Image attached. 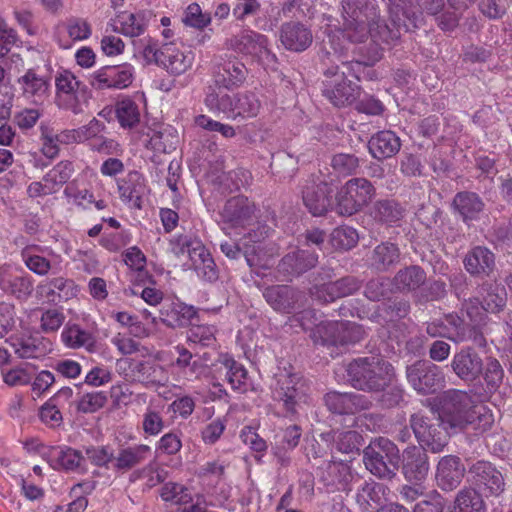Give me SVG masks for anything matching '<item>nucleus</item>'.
Masks as SVG:
<instances>
[{
    "label": "nucleus",
    "instance_id": "393cba45",
    "mask_svg": "<svg viewBox=\"0 0 512 512\" xmlns=\"http://www.w3.org/2000/svg\"><path fill=\"white\" fill-rule=\"evenodd\" d=\"M465 467L457 456L447 455L440 459L437 465L436 481L445 491H452L461 483Z\"/></svg>",
    "mask_w": 512,
    "mask_h": 512
},
{
    "label": "nucleus",
    "instance_id": "c85d7f7f",
    "mask_svg": "<svg viewBox=\"0 0 512 512\" xmlns=\"http://www.w3.org/2000/svg\"><path fill=\"white\" fill-rule=\"evenodd\" d=\"M318 256L308 249H300L287 254L279 263V270L288 276L300 275L313 268Z\"/></svg>",
    "mask_w": 512,
    "mask_h": 512
},
{
    "label": "nucleus",
    "instance_id": "c9c22d12",
    "mask_svg": "<svg viewBox=\"0 0 512 512\" xmlns=\"http://www.w3.org/2000/svg\"><path fill=\"white\" fill-rule=\"evenodd\" d=\"M426 281V273L419 266H408L400 269L393 278L394 289L400 292H411L421 287Z\"/></svg>",
    "mask_w": 512,
    "mask_h": 512
},
{
    "label": "nucleus",
    "instance_id": "7c9ffc66",
    "mask_svg": "<svg viewBox=\"0 0 512 512\" xmlns=\"http://www.w3.org/2000/svg\"><path fill=\"white\" fill-rule=\"evenodd\" d=\"M92 34L91 25L81 18L68 19L59 31V44L68 49L72 43L88 39Z\"/></svg>",
    "mask_w": 512,
    "mask_h": 512
},
{
    "label": "nucleus",
    "instance_id": "6ab92c4d",
    "mask_svg": "<svg viewBox=\"0 0 512 512\" xmlns=\"http://www.w3.org/2000/svg\"><path fill=\"white\" fill-rule=\"evenodd\" d=\"M263 297L277 312L290 314L301 308L305 302V295L288 285H273L264 289Z\"/></svg>",
    "mask_w": 512,
    "mask_h": 512
},
{
    "label": "nucleus",
    "instance_id": "412c9836",
    "mask_svg": "<svg viewBox=\"0 0 512 512\" xmlns=\"http://www.w3.org/2000/svg\"><path fill=\"white\" fill-rule=\"evenodd\" d=\"M158 65L174 75H180L191 68L194 53L178 47L175 43H165L160 47Z\"/></svg>",
    "mask_w": 512,
    "mask_h": 512
},
{
    "label": "nucleus",
    "instance_id": "a19ab883",
    "mask_svg": "<svg viewBox=\"0 0 512 512\" xmlns=\"http://www.w3.org/2000/svg\"><path fill=\"white\" fill-rule=\"evenodd\" d=\"M390 490L387 486L377 482H365L358 491L359 501H364L371 508L378 509L386 505Z\"/></svg>",
    "mask_w": 512,
    "mask_h": 512
},
{
    "label": "nucleus",
    "instance_id": "58836bf2",
    "mask_svg": "<svg viewBox=\"0 0 512 512\" xmlns=\"http://www.w3.org/2000/svg\"><path fill=\"white\" fill-rule=\"evenodd\" d=\"M83 461L82 454L73 448L53 447L50 450L49 462L55 469L74 471L81 467Z\"/></svg>",
    "mask_w": 512,
    "mask_h": 512
},
{
    "label": "nucleus",
    "instance_id": "4be33fe9",
    "mask_svg": "<svg viewBox=\"0 0 512 512\" xmlns=\"http://www.w3.org/2000/svg\"><path fill=\"white\" fill-rule=\"evenodd\" d=\"M324 402L331 412L337 414H355L371 407V401L358 393L331 391L324 396Z\"/></svg>",
    "mask_w": 512,
    "mask_h": 512
},
{
    "label": "nucleus",
    "instance_id": "9d476101",
    "mask_svg": "<svg viewBox=\"0 0 512 512\" xmlns=\"http://www.w3.org/2000/svg\"><path fill=\"white\" fill-rule=\"evenodd\" d=\"M441 425L439 418L434 421L422 413H415L410 418V426L420 446L433 453L443 450L451 434L450 430L441 428Z\"/></svg>",
    "mask_w": 512,
    "mask_h": 512
},
{
    "label": "nucleus",
    "instance_id": "39448f33",
    "mask_svg": "<svg viewBox=\"0 0 512 512\" xmlns=\"http://www.w3.org/2000/svg\"><path fill=\"white\" fill-rule=\"evenodd\" d=\"M348 381L363 391H381L391 381L393 367L377 356L358 358L347 365Z\"/></svg>",
    "mask_w": 512,
    "mask_h": 512
},
{
    "label": "nucleus",
    "instance_id": "cd10ccee",
    "mask_svg": "<svg viewBox=\"0 0 512 512\" xmlns=\"http://www.w3.org/2000/svg\"><path fill=\"white\" fill-rule=\"evenodd\" d=\"M429 471L427 454L420 448L413 446L404 450L403 472L409 480L421 481Z\"/></svg>",
    "mask_w": 512,
    "mask_h": 512
},
{
    "label": "nucleus",
    "instance_id": "423d86ee",
    "mask_svg": "<svg viewBox=\"0 0 512 512\" xmlns=\"http://www.w3.org/2000/svg\"><path fill=\"white\" fill-rule=\"evenodd\" d=\"M146 257L138 247H130V281L133 287L130 293L133 296L132 304L136 305L142 299L151 306L158 305L163 293L152 287V275L146 269Z\"/></svg>",
    "mask_w": 512,
    "mask_h": 512
},
{
    "label": "nucleus",
    "instance_id": "e433bc0d",
    "mask_svg": "<svg viewBox=\"0 0 512 512\" xmlns=\"http://www.w3.org/2000/svg\"><path fill=\"white\" fill-rule=\"evenodd\" d=\"M450 512H486V505L475 488L463 487L456 494Z\"/></svg>",
    "mask_w": 512,
    "mask_h": 512
},
{
    "label": "nucleus",
    "instance_id": "f3484780",
    "mask_svg": "<svg viewBox=\"0 0 512 512\" xmlns=\"http://www.w3.org/2000/svg\"><path fill=\"white\" fill-rule=\"evenodd\" d=\"M472 484L485 496H497L504 491L502 473L488 461H477L469 468Z\"/></svg>",
    "mask_w": 512,
    "mask_h": 512
},
{
    "label": "nucleus",
    "instance_id": "09e8293b",
    "mask_svg": "<svg viewBox=\"0 0 512 512\" xmlns=\"http://www.w3.org/2000/svg\"><path fill=\"white\" fill-rule=\"evenodd\" d=\"M301 428L298 425H291L283 430L281 440L274 448V455L281 465L289 463L287 451L293 450L300 441Z\"/></svg>",
    "mask_w": 512,
    "mask_h": 512
},
{
    "label": "nucleus",
    "instance_id": "5701e85b",
    "mask_svg": "<svg viewBox=\"0 0 512 512\" xmlns=\"http://www.w3.org/2000/svg\"><path fill=\"white\" fill-rule=\"evenodd\" d=\"M56 103L60 108L70 110L74 114L82 112L81 105L77 99L79 82L69 71H63L56 76Z\"/></svg>",
    "mask_w": 512,
    "mask_h": 512
},
{
    "label": "nucleus",
    "instance_id": "f03ea898",
    "mask_svg": "<svg viewBox=\"0 0 512 512\" xmlns=\"http://www.w3.org/2000/svg\"><path fill=\"white\" fill-rule=\"evenodd\" d=\"M439 420L451 434L471 430L476 434L487 431L494 422L492 412L461 390H448L440 398Z\"/></svg>",
    "mask_w": 512,
    "mask_h": 512
},
{
    "label": "nucleus",
    "instance_id": "ea45409f",
    "mask_svg": "<svg viewBox=\"0 0 512 512\" xmlns=\"http://www.w3.org/2000/svg\"><path fill=\"white\" fill-rule=\"evenodd\" d=\"M221 364L225 369V378L234 391L244 393L248 390V372L246 368L230 356H224Z\"/></svg>",
    "mask_w": 512,
    "mask_h": 512
},
{
    "label": "nucleus",
    "instance_id": "dca6fc26",
    "mask_svg": "<svg viewBox=\"0 0 512 512\" xmlns=\"http://www.w3.org/2000/svg\"><path fill=\"white\" fill-rule=\"evenodd\" d=\"M19 95L26 102L39 106L48 100L51 92L50 78L38 73L35 69H27L16 80Z\"/></svg>",
    "mask_w": 512,
    "mask_h": 512
},
{
    "label": "nucleus",
    "instance_id": "1a4fd4ad",
    "mask_svg": "<svg viewBox=\"0 0 512 512\" xmlns=\"http://www.w3.org/2000/svg\"><path fill=\"white\" fill-rule=\"evenodd\" d=\"M375 194V187L368 179H349L336 193V211L342 216L354 215L367 206Z\"/></svg>",
    "mask_w": 512,
    "mask_h": 512
},
{
    "label": "nucleus",
    "instance_id": "e2e57ef3",
    "mask_svg": "<svg viewBox=\"0 0 512 512\" xmlns=\"http://www.w3.org/2000/svg\"><path fill=\"white\" fill-rule=\"evenodd\" d=\"M194 122L198 127L211 132H219L225 138H233L236 135L233 126L215 121L204 114L196 116Z\"/></svg>",
    "mask_w": 512,
    "mask_h": 512
},
{
    "label": "nucleus",
    "instance_id": "6e6d98bb",
    "mask_svg": "<svg viewBox=\"0 0 512 512\" xmlns=\"http://www.w3.org/2000/svg\"><path fill=\"white\" fill-rule=\"evenodd\" d=\"M182 21L186 26L202 30L211 23V16L204 13L199 4L191 3L185 9Z\"/></svg>",
    "mask_w": 512,
    "mask_h": 512
},
{
    "label": "nucleus",
    "instance_id": "0eeeda50",
    "mask_svg": "<svg viewBox=\"0 0 512 512\" xmlns=\"http://www.w3.org/2000/svg\"><path fill=\"white\" fill-rule=\"evenodd\" d=\"M204 103L213 113H224L228 118H253L259 113L261 104L252 93L229 94L209 93Z\"/></svg>",
    "mask_w": 512,
    "mask_h": 512
},
{
    "label": "nucleus",
    "instance_id": "c756f323",
    "mask_svg": "<svg viewBox=\"0 0 512 512\" xmlns=\"http://www.w3.org/2000/svg\"><path fill=\"white\" fill-rule=\"evenodd\" d=\"M399 137L390 130L380 131L368 142L371 155L376 159H386L394 156L400 150Z\"/></svg>",
    "mask_w": 512,
    "mask_h": 512
},
{
    "label": "nucleus",
    "instance_id": "6e6552de",
    "mask_svg": "<svg viewBox=\"0 0 512 512\" xmlns=\"http://www.w3.org/2000/svg\"><path fill=\"white\" fill-rule=\"evenodd\" d=\"M363 462L375 476L391 477L400 462L399 449L388 438L379 437L364 449Z\"/></svg>",
    "mask_w": 512,
    "mask_h": 512
},
{
    "label": "nucleus",
    "instance_id": "774afa93",
    "mask_svg": "<svg viewBox=\"0 0 512 512\" xmlns=\"http://www.w3.org/2000/svg\"><path fill=\"white\" fill-rule=\"evenodd\" d=\"M56 382L55 375L49 370H41L31 380V391L36 397H41L47 393Z\"/></svg>",
    "mask_w": 512,
    "mask_h": 512
},
{
    "label": "nucleus",
    "instance_id": "a211bd4d",
    "mask_svg": "<svg viewBox=\"0 0 512 512\" xmlns=\"http://www.w3.org/2000/svg\"><path fill=\"white\" fill-rule=\"evenodd\" d=\"M78 292L75 282L62 276L47 278L36 287L37 298L54 305L76 297Z\"/></svg>",
    "mask_w": 512,
    "mask_h": 512
},
{
    "label": "nucleus",
    "instance_id": "9b49d317",
    "mask_svg": "<svg viewBox=\"0 0 512 512\" xmlns=\"http://www.w3.org/2000/svg\"><path fill=\"white\" fill-rule=\"evenodd\" d=\"M130 381L145 385L164 384L167 376L156 360L147 353H142L139 343L130 340Z\"/></svg>",
    "mask_w": 512,
    "mask_h": 512
},
{
    "label": "nucleus",
    "instance_id": "37998d69",
    "mask_svg": "<svg viewBox=\"0 0 512 512\" xmlns=\"http://www.w3.org/2000/svg\"><path fill=\"white\" fill-rule=\"evenodd\" d=\"M453 204L465 221L476 219L484 207L481 198L473 192L456 194Z\"/></svg>",
    "mask_w": 512,
    "mask_h": 512
},
{
    "label": "nucleus",
    "instance_id": "b1692460",
    "mask_svg": "<svg viewBox=\"0 0 512 512\" xmlns=\"http://www.w3.org/2000/svg\"><path fill=\"white\" fill-rule=\"evenodd\" d=\"M280 41L289 51L303 52L313 42L312 31L305 24L298 21L283 23L280 28Z\"/></svg>",
    "mask_w": 512,
    "mask_h": 512
},
{
    "label": "nucleus",
    "instance_id": "aec40b11",
    "mask_svg": "<svg viewBox=\"0 0 512 512\" xmlns=\"http://www.w3.org/2000/svg\"><path fill=\"white\" fill-rule=\"evenodd\" d=\"M451 368L461 380L472 383L477 381L483 373V360L472 348H462L455 353Z\"/></svg>",
    "mask_w": 512,
    "mask_h": 512
},
{
    "label": "nucleus",
    "instance_id": "f257e3e1",
    "mask_svg": "<svg viewBox=\"0 0 512 512\" xmlns=\"http://www.w3.org/2000/svg\"><path fill=\"white\" fill-rule=\"evenodd\" d=\"M383 1L388 6L393 27L381 19L375 0H342V37L351 43H361L370 37L382 49L384 45L396 43L401 31H409V25L404 18L408 0Z\"/></svg>",
    "mask_w": 512,
    "mask_h": 512
},
{
    "label": "nucleus",
    "instance_id": "2f4dec72",
    "mask_svg": "<svg viewBox=\"0 0 512 512\" xmlns=\"http://www.w3.org/2000/svg\"><path fill=\"white\" fill-rule=\"evenodd\" d=\"M464 265L472 275H489L495 266L494 254L486 247L477 246L468 252Z\"/></svg>",
    "mask_w": 512,
    "mask_h": 512
},
{
    "label": "nucleus",
    "instance_id": "2eb2a0df",
    "mask_svg": "<svg viewBox=\"0 0 512 512\" xmlns=\"http://www.w3.org/2000/svg\"><path fill=\"white\" fill-rule=\"evenodd\" d=\"M227 46L238 53L253 56L259 60L275 61L265 35L251 29H243L227 40Z\"/></svg>",
    "mask_w": 512,
    "mask_h": 512
},
{
    "label": "nucleus",
    "instance_id": "4468645a",
    "mask_svg": "<svg viewBox=\"0 0 512 512\" xmlns=\"http://www.w3.org/2000/svg\"><path fill=\"white\" fill-rule=\"evenodd\" d=\"M324 75L329 80L325 84L324 96L335 106L342 107L353 103L360 94L359 87L347 80L346 73H339L338 66L329 67L324 71Z\"/></svg>",
    "mask_w": 512,
    "mask_h": 512
},
{
    "label": "nucleus",
    "instance_id": "680f3d73",
    "mask_svg": "<svg viewBox=\"0 0 512 512\" xmlns=\"http://www.w3.org/2000/svg\"><path fill=\"white\" fill-rule=\"evenodd\" d=\"M331 166L337 174L347 176L356 172L359 160L352 154L339 153L332 157Z\"/></svg>",
    "mask_w": 512,
    "mask_h": 512
},
{
    "label": "nucleus",
    "instance_id": "bb28decb",
    "mask_svg": "<svg viewBox=\"0 0 512 512\" xmlns=\"http://www.w3.org/2000/svg\"><path fill=\"white\" fill-rule=\"evenodd\" d=\"M404 18L411 28H418L424 22V15L435 16L444 8V0H408Z\"/></svg>",
    "mask_w": 512,
    "mask_h": 512
},
{
    "label": "nucleus",
    "instance_id": "13d9d810",
    "mask_svg": "<svg viewBox=\"0 0 512 512\" xmlns=\"http://www.w3.org/2000/svg\"><path fill=\"white\" fill-rule=\"evenodd\" d=\"M187 339L192 344L209 347L215 342V329L210 325L192 326L187 333Z\"/></svg>",
    "mask_w": 512,
    "mask_h": 512
},
{
    "label": "nucleus",
    "instance_id": "4c0bfd02",
    "mask_svg": "<svg viewBox=\"0 0 512 512\" xmlns=\"http://www.w3.org/2000/svg\"><path fill=\"white\" fill-rule=\"evenodd\" d=\"M196 311L193 306L182 302H172L161 310L162 320L170 327H182L189 324L195 316Z\"/></svg>",
    "mask_w": 512,
    "mask_h": 512
},
{
    "label": "nucleus",
    "instance_id": "a878e982",
    "mask_svg": "<svg viewBox=\"0 0 512 512\" xmlns=\"http://www.w3.org/2000/svg\"><path fill=\"white\" fill-rule=\"evenodd\" d=\"M330 186L325 182H311L307 184L302 191V199L306 208L314 216H321L328 211L330 207Z\"/></svg>",
    "mask_w": 512,
    "mask_h": 512
},
{
    "label": "nucleus",
    "instance_id": "79ce46f5",
    "mask_svg": "<svg viewBox=\"0 0 512 512\" xmlns=\"http://www.w3.org/2000/svg\"><path fill=\"white\" fill-rule=\"evenodd\" d=\"M15 354L21 359H40L49 349L44 340L38 337H23L12 343Z\"/></svg>",
    "mask_w": 512,
    "mask_h": 512
},
{
    "label": "nucleus",
    "instance_id": "bf43d9fd",
    "mask_svg": "<svg viewBox=\"0 0 512 512\" xmlns=\"http://www.w3.org/2000/svg\"><path fill=\"white\" fill-rule=\"evenodd\" d=\"M489 390H496L503 381L504 370L495 358H488L482 373Z\"/></svg>",
    "mask_w": 512,
    "mask_h": 512
},
{
    "label": "nucleus",
    "instance_id": "4d7b16f0",
    "mask_svg": "<svg viewBox=\"0 0 512 512\" xmlns=\"http://www.w3.org/2000/svg\"><path fill=\"white\" fill-rule=\"evenodd\" d=\"M337 450L342 453L358 451L361 446L362 436L355 430L337 432L334 437Z\"/></svg>",
    "mask_w": 512,
    "mask_h": 512
},
{
    "label": "nucleus",
    "instance_id": "3c124183",
    "mask_svg": "<svg viewBox=\"0 0 512 512\" xmlns=\"http://www.w3.org/2000/svg\"><path fill=\"white\" fill-rule=\"evenodd\" d=\"M133 58L142 65L156 63L158 65L160 48H156V44L148 36L132 41Z\"/></svg>",
    "mask_w": 512,
    "mask_h": 512
},
{
    "label": "nucleus",
    "instance_id": "603ef678",
    "mask_svg": "<svg viewBox=\"0 0 512 512\" xmlns=\"http://www.w3.org/2000/svg\"><path fill=\"white\" fill-rule=\"evenodd\" d=\"M341 321L320 322L311 334L315 343L324 346H338Z\"/></svg>",
    "mask_w": 512,
    "mask_h": 512
},
{
    "label": "nucleus",
    "instance_id": "473e14b6",
    "mask_svg": "<svg viewBox=\"0 0 512 512\" xmlns=\"http://www.w3.org/2000/svg\"><path fill=\"white\" fill-rule=\"evenodd\" d=\"M63 195L69 204L75 205L83 210H89L92 206L97 210H103L107 207V203L103 199L96 200L92 192L87 189H79L75 181L67 184Z\"/></svg>",
    "mask_w": 512,
    "mask_h": 512
},
{
    "label": "nucleus",
    "instance_id": "a18cd8bd",
    "mask_svg": "<svg viewBox=\"0 0 512 512\" xmlns=\"http://www.w3.org/2000/svg\"><path fill=\"white\" fill-rule=\"evenodd\" d=\"M399 258L400 251L396 244L382 242L374 248L371 262L377 270L386 271L391 266L398 263Z\"/></svg>",
    "mask_w": 512,
    "mask_h": 512
},
{
    "label": "nucleus",
    "instance_id": "c03bdc74",
    "mask_svg": "<svg viewBox=\"0 0 512 512\" xmlns=\"http://www.w3.org/2000/svg\"><path fill=\"white\" fill-rule=\"evenodd\" d=\"M74 171L73 163L68 160H63L57 163L43 176V181L46 182V186L51 189V192L55 194L68 183Z\"/></svg>",
    "mask_w": 512,
    "mask_h": 512
},
{
    "label": "nucleus",
    "instance_id": "052dcab7",
    "mask_svg": "<svg viewBox=\"0 0 512 512\" xmlns=\"http://www.w3.org/2000/svg\"><path fill=\"white\" fill-rule=\"evenodd\" d=\"M161 498L166 502L181 505L191 500L187 488L183 485L173 482L166 483L161 489Z\"/></svg>",
    "mask_w": 512,
    "mask_h": 512
},
{
    "label": "nucleus",
    "instance_id": "de8ad7c7",
    "mask_svg": "<svg viewBox=\"0 0 512 512\" xmlns=\"http://www.w3.org/2000/svg\"><path fill=\"white\" fill-rule=\"evenodd\" d=\"M404 209L394 200L384 199L374 203L372 217L382 223H396L403 217Z\"/></svg>",
    "mask_w": 512,
    "mask_h": 512
},
{
    "label": "nucleus",
    "instance_id": "69168bd1",
    "mask_svg": "<svg viewBox=\"0 0 512 512\" xmlns=\"http://www.w3.org/2000/svg\"><path fill=\"white\" fill-rule=\"evenodd\" d=\"M3 382L9 387L26 386L30 384L32 376L23 366H16L2 371Z\"/></svg>",
    "mask_w": 512,
    "mask_h": 512
},
{
    "label": "nucleus",
    "instance_id": "8fccbe9b",
    "mask_svg": "<svg viewBox=\"0 0 512 512\" xmlns=\"http://www.w3.org/2000/svg\"><path fill=\"white\" fill-rule=\"evenodd\" d=\"M62 344L69 349H78L91 345L93 342L91 334L82 329L78 324L68 322L60 335Z\"/></svg>",
    "mask_w": 512,
    "mask_h": 512
},
{
    "label": "nucleus",
    "instance_id": "49530a36",
    "mask_svg": "<svg viewBox=\"0 0 512 512\" xmlns=\"http://www.w3.org/2000/svg\"><path fill=\"white\" fill-rule=\"evenodd\" d=\"M246 68L243 63L230 61L215 76L217 85L230 89L241 84L246 77Z\"/></svg>",
    "mask_w": 512,
    "mask_h": 512
},
{
    "label": "nucleus",
    "instance_id": "0e129e2a",
    "mask_svg": "<svg viewBox=\"0 0 512 512\" xmlns=\"http://www.w3.org/2000/svg\"><path fill=\"white\" fill-rule=\"evenodd\" d=\"M130 184L132 185L130 187V201H133L134 206L140 209L149 192L146 181L140 173L134 171L130 172Z\"/></svg>",
    "mask_w": 512,
    "mask_h": 512
},
{
    "label": "nucleus",
    "instance_id": "f704fd0d",
    "mask_svg": "<svg viewBox=\"0 0 512 512\" xmlns=\"http://www.w3.org/2000/svg\"><path fill=\"white\" fill-rule=\"evenodd\" d=\"M484 308L488 313L498 314L507 304V291L498 283H485L479 289Z\"/></svg>",
    "mask_w": 512,
    "mask_h": 512
},
{
    "label": "nucleus",
    "instance_id": "72a5a7b5",
    "mask_svg": "<svg viewBox=\"0 0 512 512\" xmlns=\"http://www.w3.org/2000/svg\"><path fill=\"white\" fill-rule=\"evenodd\" d=\"M33 284V278L28 274L19 276L0 274V289L19 300H27L30 297Z\"/></svg>",
    "mask_w": 512,
    "mask_h": 512
},
{
    "label": "nucleus",
    "instance_id": "ddd939ff",
    "mask_svg": "<svg viewBox=\"0 0 512 512\" xmlns=\"http://www.w3.org/2000/svg\"><path fill=\"white\" fill-rule=\"evenodd\" d=\"M406 377L419 394H429L442 387L444 376L441 368L429 361L419 360L408 366Z\"/></svg>",
    "mask_w": 512,
    "mask_h": 512
},
{
    "label": "nucleus",
    "instance_id": "5fc2aeb1",
    "mask_svg": "<svg viewBox=\"0 0 512 512\" xmlns=\"http://www.w3.org/2000/svg\"><path fill=\"white\" fill-rule=\"evenodd\" d=\"M40 317V330L45 334L55 333L65 322V314L58 308L42 309Z\"/></svg>",
    "mask_w": 512,
    "mask_h": 512
},
{
    "label": "nucleus",
    "instance_id": "338daca9",
    "mask_svg": "<svg viewBox=\"0 0 512 512\" xmlns=\"http://www.w3.org/2000/svg\"><path fill=\"white\" fill-rule=\"evenodd\" d=\"M107 401V396L102 391L84 394L78 402V410L83 413H93L101 409Z\"/></svg>",
    "mask_w": 512,
    "mask_h": 512
},
{
    "label": "nucleus",
    "instance_id": "864d4df0",
    "mask_svg": "<svg viewBox=\"0 0 512 512\" xmlns=\"http://www.w3.org/2000/svg\"><path fill=\"white\" fill-rule=\"evenodd\" d=\"M358 240L357 230L345 225L335 228L330 235V242L337 249L349 250L358 243Z\"/></svg>",
    "mask_w": 512,
    "mask_h": 512
},
{
    "label": "nucleus",
    "instance_id": "f8f14e48",
    "mask_svg": "<svg viewBox=\"0 0 512 512\" xmlns=\"http://www.w3.org/2000/svg\"><path fill=\"white\" fill-rule=\"evenodd\" d=\"M20 255L25 266L38 276L56 274L62 269V256L48 246L28 245Z\"/></svg>",
    "mask_w": 512,
    "mask_h": 512
},
{
    "label": "nucleus",
    "instance_id": "20e7f679",
    "mask_svg": "<svg viewBox=\"0 0 512 512\" xmlns=\"http://www.w3.org/2000/svg\"><path fill=\"white\" fill-rule=\"evenodd\" d=\"M273 400L281 407L283 416L296 420L310 404V386L296 373H280L272 389Z\"/></svg>",
    "mask_w": 512,
    "mask_h": 512
},
{
    "label": "nucleus",
    "instance_id": "7ed1b4c3",
    "mask_svg": "<svg viewBox=\"0 0 512 512\" xmlns=\"http://www.w3.org/2000/svg\"><path fill=\"white\" fill-rule=\"evenodd\" d=\"M256 207L245 196H235L227 200L221 217L223 230L229 228L247 229L245 237L253 243H259L269 236L272 227L265 221H260L255 215Z\"/></svg>",
    "mask_w": 512,
    "mask_h": 512
}]
</instances>
